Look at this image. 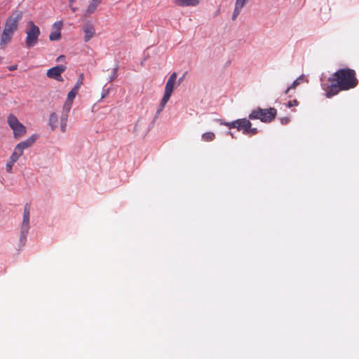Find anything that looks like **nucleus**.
<instances>
[{
	"instance_id": "3",
	"label": "nucleus",
	"mask_w": 359,
	"mask_h": 359,
	"mask_svg": "<svg viewBox=\"0 0 359 359\" xmlns=\"http://www.w3.org/2000/svg\"><path fill=\"white\" fill-rule=\"evenodd\" d=\"M177 74L176 72H173L170 77L168 78L165 87V93L161 101L158 109H157V114L161 113L164 109L165 104L170 100L171 95L175 88V84L176 83Z\"/></svg>"
},
{
	"instance_id": "33",
	"label": "nucleus",
	"mask_w": 359,
	"mask_h": 359,
	"mask_svg": "<svg viewBox=\"0 0 359 359\" xmlns=\"http://www.w3.org/2000/svg\"><path fill=\"white\" fill-rule=\"evenodd\" d=\"M76 0H69V5H73L76 2Z\"/></svg>"
},
{
	"instance_id": "11",
	"label": "nucleus",
	"mask_w": 359,
	"mask_h": 359,
	"mask_svg": "<svg viewBox=\"0 0 359 359\" xmlns=\"http://www.w3.org/2000/svg\"><path fill=\"white\" fill-rule=\"evenodd\" d=\"M62 27V21L56 22L53 25L52 31L49 35V39L50 41H57L60 39Z\"/></svg>"
},
{
	"instance_id": "2",
	"label": "nucleus",
	"mask_w": 359,
	"mask_h": 359,
	"mask_svg": "<svg viewBox=\"0 0 359 359\" xmlns=\"http://www.w3.org/2000/svg\"><path fill=\"white\" fill-rule=\"evenodd\" d=\"M277 114V110L274 107L269 109L257 108L254 109L249 115V119H259L264 123L272 121Z\"/></svg>"
},
{
	"instance_id": "22",
	"label": "nucleus",
	"mask_w": 359,
	"mask_h": 359,
	"mask_svg": "<svg viewBox=\"0 0 359 359\" xmlns=\"http://www.w3.org/2000/svg\"><path fill=\"white\" fill-rule=\"evenodd\" d=\"M83 79H84L83 74H81L78 78V80H77L75 86H74V88L79 90V88H81V85L83 84Z\"/></svg>"
},
{
	"instance_id": "27",
	"label": "nucleus",
	"mask_w": 359,
	"mask_h": 359,
	"mask_svg": "<svg viewBox=\"0 0 359 359\" xmlns=\"http://www.w3.org/2000/svg\"><path fill=\"white\" fill-rule=\"evenodd\" d=\"M67 122L60 121V130L62 133L66 131Z\"/></svg>"
},
{
	"instance_id": "21",
	"label": "nucleus",
	"mask_w": 359,
	"mask_h": 359,
	"mask_svg": "<svg viewBox=\"0 0 359 359\" xmlns=\"http://www.w3.org/2000/svg\"><path fill=\"white\" fill-rule=\"evenodd\" d=\"M79 93V90L75 89V88H72L67 94V101H69V102H73L76 95L78 94Z\"/></svg>"
},
{
	"instance_id": "24",
	"label": "nucleus",
	"mask_w": 359,
	"mask_h": 359,
	"mask_svg": "<svg viewBox=\"0 0 359 359\" xmlns=\"http://www.w3.org/2000/svg\"><path fill=\"white\" fill-rule=\"evenodd\" d=\"M224 124L228 126L229 128H236V126L238 125V119L232 122L225 123Z\"/></svg>"
},
{
	"instance_id": "7",
	"label": "nucleus",
	"mask_w": 359,
	"mask_h": 359,
	"mask_svg": "<svg viewBox=\"0 0 359 359\" xmlns=\"http://www.w3.org/2000/svg\"><path fill=\"white\" fill-rule=\"evenodd\" d=\"M23 13L22 11L16 10L6 19L4 25V30L13 34L18 29V24L22 19Z\"/></svg>"
},
{
	"instance_id": "14",
	"label": "nucleus",
	"mask_w": 359,
	"mask_h": 359,
	"mask_svg": "<svg viewBox=\"0 0 359 359\" xmlns=\"http://www.w3.org/2000/svg\"><path fill=\"white\" fill-rule=\"evenodd\" d=\"M249 0H236L235 8L232 15V20H234L241 13L245 4Z\"/></svg>"
},
{
	"instance_id": "32",
	"label": "nucleus",
	"mask_w": 359,
	"mask_h": 359,
	"mask_svg": "<svg viewBox=\"0 0 359 359\" xmlns=\"http://www.w3.org/2000/svg\"><path fill=\"white\" fill-rule=\"evenodd\" d=\"M184 76H185V75L184 74L181 78L179 79V80H178V85H180L182 83V81L184 79Z\"/></svg>"
},
{
	"instance_id": "13",
	"label": "nucleus",
	"mask_w": 359,
	"mask_h": 359,
	"mask_svg": "<svg viewBox=\"0 0 359 359\" xmlns=\"http://www.w3.org/2000/svg\"><path fill=\"white\" fill-rule=\"evenodd\" d=\"M13 36V33L4 29L3 30L0 37V46L2 49H4L6 45L11 42Z\"/></svg>"
},
{
	"instance_id": "1",
	"label": "nucleus",
	"mask_w": 359,
	"mask_h": 359,
	"mask_svg": "<svg viewBox=\"0 0 359 359\" xmlns=\"http://www.w3.org/2000/svg\"><path fill=\"white\" fill-rule=\"evenodd\" d=\"M330 85L324 86L325 95L330 98L340 91H346L355 88L358 84L356 72L350 68L339 69L328 79Z\"/></svg>"
},
{
	"instance_id": "28",
	"label": "nucleus",
	"mask_w": 359,
	"mask_h": 359,
	"mask_svg": "<svg viewBox=\"0 0 359 359\" xmlns=\"http://www.w3.org/2000/svg\"><path fill=\"white\" fill-rule=\"evenodd\" d=\"M280 121H281L282 124H287L289 123L290 118L287 117H284L280 119Z\"/></svg>"
},
{
	"instance_id": "23",
	"label": "nucleus",
	"mask_w": 359,
	"mask_h": 359,
	"mask_svg": "<svg viewBox=\"0 0 359 359\" xmlns=\"http://www.w3.org/2000/svg\"><path fill=\"white\" fill-rule=\"evenodd\" d=\"M72 107V102L66 100L62 108L63 112L69 113Z\"/></svg>"
},
{
	"instance_id": "31",
	"label": "nucleus",
	"mask_w": 359,
	"mask_h": 359,
	"mask_svg": "<svg viewBox=\"0 0 359 359\" xmlns=\"http://www.w3.org/2000/svg\"><path fill=\"white\" fill-rule=\"evenodd\" d=\"M117 69H118V68H117V67H116V68H114V76L111 77V80H113V79H114V78L116 76Z\"/></svg>"
},
{
	"instance_id": "25",
	"label": "nucleus",
	"mask_w": 359,
	"mask_h": 359,
	"mask_svg": "<svg viewBox=\"0 0 359 359\" xmlns=\"http://www.w3.org/2000/svg\"><path fill=\"white\" fill-rule=\"evenodd\" d=\"M298 104H299V102L297 100H293L289 101L287 105L288 107H292L294 106H297Z\"/></svg>"
},
{
	"instance_id": "8",
	"label": "nucleus",
	"mask_w": 359,
	"mask_h": 359,
	"mask_svg": "<svg viewBox=\"0 0 359 359\" xmlns=\"http://www.w3.org/2000/svg\"><path fill=\"white\" fill-rule=\"evenodd\" d=\"M252 123L246 118L238 119V125L236 128L238 130H241L243 134L254 135L257 134L258 130L257 128H252Z\"/></svg>"
},
{
	"instance_id": "29",
	"label": "nucleus",
	"mask_w": 359,
	"mask_h": 359,
	"mask_svg": "<svg viewBox=\"0 0 359 359\" xmlns=\"http://www.w3.org/2000/svg\"><path fill=\"white\" fill-rule=\"evenodd\" d=\"M69 7H70L71 11H72L73 13H74V12L77 11V10H78V8H77V7H74V6H73V5L69 6Z\"/></svg>"
},
{
	"instance_id": "10",
	"label": "nucleus",
	"mask_w": 359,
	"mask_h": 359,
	"mask_svg": "<svg viewBox=\"0 0 359 359\" xmlns=\"http://www.w3.org/2000/svg\"><path fill=\"white\" fill-rule=\"evenodd\" d=\"M36 137L35 135H32L29 137L28 139H27L25 141H22L20 143H18L15 148L14 152H15L17 154H18L20 156L23 154V151L31 147L34 142L36 141Z\"/></svg>"
},
{
	"instance_id": "36",
	"label": "nucleus",
	"mask_w": 359,
	"mask_h": 359,
	"mask_svg": "<svg viewBox=\"0 0 359 359\" xmlns=\"http://www.w3.org/2000/svg\"><path fill=\"white\" fill-rule=\"evenodd\" d=\"M2 58L0 57V63L1 62Z\"/></svg>"
},
{
	"instance_id": "16",
	"label": "nucleus",
	"mask_w": 359,
	"mask_h": 359,
	"mask_svg": "<svg viewBox=\"0 0 359 359\" xmlns=\"http://www.w3.org/2000/svg\"><path fill=\"white\" fill-rule=\"evenodd\" d=\"M83 31L85 32L84 41L85 42L88 41L91 39L95 33L94 27L90 25H86L83 27Z\"/></svg>"
},
{
	"instance_id": "19",
	"label": "nucleus",
	"mask_w": 359,
	"mask_h": 359,
	"mask_svg": "<svg viewBox=\"0 0 359 359\" xmlns=\"http://www.w3.org/2000/svg\"><path fill=\"white\" fill-rule=\"evenodd\" d=\"M303 79L304 76L302 75L299 77H298L296 80H294L293 83L286 89L285 94H287L290 90L296 88L297 86H299L300 83L303 81Z\"/></svg>"
},
{
	"instance_id": "5",
	"label": "nucleus",
	"mask_w": 359,
	"mask_h": 359,
	"mask_svg": "<svg viewBox=\"0 0 359 359\" xmlns=\"http://www.w3.org/2000/svg\"><path fill=\"white\" fill-rule=\"evenodd\" d=\"M7 122L13 131V136L15 139H20L27 133L26 127L21 123L14 114H9L7 117Z\"/></svg>"
},
{
	"instance_id": "34",
	"label": "nucleus",
	"mask_w": 359,
	"mask_h": 359,
	"mask_svg": "<svg viewBox=\"0 0 359 359\" xmlns=\"http://www.w3.org/2000/svg\"><path fill=\"white\" fill-rule=\"evenodd\" d=\"M62 58H64V56L63 55H60V57H58L56 60L57 62H60V60H62Z\"/></svg>"
},
{
	"instance_id": "20",
	"label": "nucleus",
	"mask_w": 359,
	"mask_h": 359,
	"mask_svg": "<svg viewBox=\"0 0 359 359\" xmlns=\"http://www.w3.org/2000/svg\"><path fill=\"white\" fill-rule=\"evenodd\" d=\"M201 138L205 142H211L215 139V135L212 132H207L202 135Z\"/></svg>"
},
{
	"instance_id": "26",
	"label": "nucleus",
	"mask_w": 359,
	"mask_h": 359,
	"mask_svg": "<svg viewBox=\"0 0 359 359\" xmlns=\"http://www.w3.org/2000/svg\"><path fill=\"white\" fill-rule=\"evenodd\" d=\"M67 117H68V113L63 112L61 116V118H60V121L67 122Z\"/></svg>"
},
{
	"instance_id": "4",
	"label": "nucleus",
	"mask_w": 359,
	"mask_h": 359,
	"mask_svg": "<svg viewBox=\"0 0 359 359\" xmlns=\"http://www.w3.org/2000/svg\"><path fill=\"white\" fill-rule=\"evenodd\" d=\"M26 29V46L28 48L34 46L37 42L40 35V29L32 21H29L27 25Z\"/></svg>"
},
{
	"instance_id": "15",
	"label": "nucleus",
	"mask_w": 359,
	"mask_h": 359,
	"mask_svg": "<svg viewBox=\"0 0 359 359\" xmlns=\"http://www.w3.org/2000/svg\"><path fill=\"white\" fill-rule=\"evenodd\" d=\"M172 2L178 6H196L199 4L198 0H172Z\"/></svg>"
},
{
	"instance_id": "18",
	"label": "nucleus",
	"mask_w": 359,
	"mask_h": 359,
	"mask_svg": "<svg viewBox=\"0 0 359 359\" xmlns=\"http://www.w3.org/2000/svg\"><path fill=\"white\" fill-rule=\"evenodd\" d=\"M57 122H58L57 115L55 112L51 113L50 114L49 118H48V125L50 126V128L53 130L56 128Z\"/></svg>"
},
{
	"instance_id": "30",
	"label": "nucleus",
	"mask_w": 359,
	"mask_h": 359,
	"mask_svg": "<svg viewBox=\"0 0 359 359\" xmlns=\"http://www.w3.org/2000/svg\"><path fill=\"white\" fill-rule=\"evenodd\" d=\"M17 67H18L17 65H12V66H10L8 67V69L10 71H13V70H15L17 69Z\"/></svg>"
},
{
	"instance_id": "6",
	"label": "nucleus",
	"mask_w": 359,
	"mask_h": 359,
	"mask_svg": "<svg viewBox=\"0 0 359 359\" xmlns=\"http://www.w3.org/2000/svg\"><path fill=\"white\" fill-rule=\"evenodd\" d=\"M30 205L26 203L24 206L22 222L20 227V241L25 244L27 236L29 230Z\"/></svg>"
},
{
	"instance_id": "12",
	"label": "nucleus",
	"mask_w": 359,
	"mask_h": 359,
	"mask_svg": "<svg viewBox=\"0 0 359 359\" xmlns=\"http://www.w3.org/2000/svg\"><path fill=\"white\" fill-rule=\"evenodd\" d=\"M103 0H91L85 12H84V16L85 17H88L90 16V15H92L93 13H95V11H96V9L97 8V7L99 6V5L102 2Z\"/></svg>"
},
{
	"instance_id": "9",
	"label": "nucleus",
	"mask_w": 359,
	"mask_h": 359,
	"mask_svg": "<svg viewBox=\"0 0 359 359\" xmlns=\"http://www.w3.org/2000/svg\"><path fill=\"white\" fill-rule=\"evenodd\" d=\"M66 67L65 65H57L48 69L46 76L52 79L58 81H63L62 74L65 71Z\"/></svg>"
},
{
	"instance_id": "35",
	"label": "nucleus",
	"mask_w": 359,
	"mask_h": 359,
	"mask_svg": "<svg viewBox=\"0 0 359 359\" xmlns=\"http://www.w3.org/2000/svg\"><path fill=\"white\" fill-rule=\"evenodd\" d=\"M108 93V90H107L106 93H104V95H102V97H104V96Z\"/></svg>"
},
{
	"instance_id": "17",
	"label": "nucleus",
	"mask_w": 359,
	"mask_h": 359,
	"mask_svg": "<svg viewBox=\"0 0 359 359\" xmlns=\"http://www.w3.org/2000/svg\"><path fill=\"white\" fill-rule=\"evenodd\" d=\"M20 156L15 152H13L10 157V161L6 163V170L8 172H12V167L14 163L18 160Z\"/></svg>"
}]
</instances>
